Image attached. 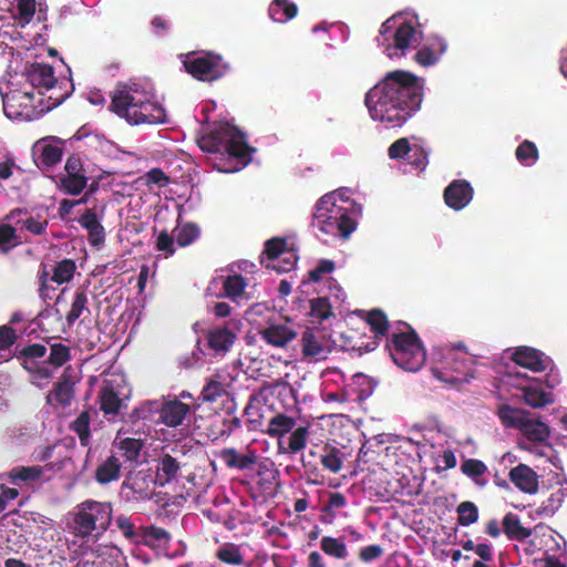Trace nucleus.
Listing matches in <instances>:
<instances>
[{
  "mask_svg": "<svg viewBox=\"0 0 567 567\" xmlns=\"http://www.w3.org/2000/svg\"><path fill=\"white\" fill-rule=\"evenodd\" d=\"M423 86L419 78L404 70L389 72L365 94L371 117L401 127L420 107Z\"/></svg>",
  "mask_w": 567,
  "mask_h": 567,
  "instance_id": "f257e3e1",
  "label": "nucleus"
},
{
  "mask_svg": "<svg viewBox=\"0 0 567 567\" xmlns=\"http://www.w3.org/2000/svg\"><path fill=\"white\" fill-rule=\"evenodd\" d=\"M110 110L132 125L159 124L166 121L165 109L146 91L122 86L114 91Z\"/></svg>",
  "mask_w": 567,
  "mask_h": 567,
  "instance_id": "f03ea898",
  "label": "nucleus"
},
{
  "mask_svg": "<svg viewBox=\"0 0 567 567\" xmlns=\"http://www.w3.org/2000/svg\"><path fill=\"white\" fill-rule=\"evenodd\" d=\"M197 144L206 153H225L244 164L251 159L252 148L245 134L228 122L214 123L210 132L198 138Z\"/></svg>",
  "mask_w": 567,
  "mask_h": 567,
  "instance_id": "7ed1b4c3",
  "label": "nucleus"
},
{
  "mask_svg": "<svg viewBox=\"0 0 567 567\" xmlns=\"http://www.w3.org/2000/svg\"><path fill=\"white\" fill-rule=\"evenodd\" d=\"M311 226L324 235L348 239L355 230L357 221L349 207L338 205L333 194H326L315 206Z\"/></svg>",
  "mask_w": 567,
  "mask_h": 567,
  "instance_id": "20e7f679",
  "label": "nucleus"
},
{
  "mask_svg": "<svg viewBox=\"0 0 567 567\" xmlns=\"http://www.w3.org/2000/svg\"><path fill=\"white\" fill-rule=\"evenodd\" d=\"M262 433L278 440L280 454H298L307 445L310 426L297 425L295 416L276 412L267 419Z\"/></svg>",
  "mask_w": 567,
  "mask_h": 567,
  "instance_id": "39448f33",
  "label": "nucleus"
},
{
  "mask_svg": "<svg viewBox=\"0 0 567 567\" xmlns=\"http://www.w3.org/2000/svg\"><path fill=\"white\" fill-rule=\"evenodd\" d=\"M112 506L106 502L86 499L76 506L72 520L73 534L82 539H99L112 523Z\"/></svg>",
  "mask_w": 567,
  "mask_h": 567,
  "instance_id": "423d86ee",
  "label": "nucleus"
},
{
  "mask_svg": "<svg viewBox=\"0 0 567 567\" xmlns=\"http://www.w3.org/2000/svg\"><path fill=\"white\" fill-rule=\"evenodd\" d=\"M403 326L408 331L392 332L386 339L385 348L398 367L415 372L426 360L425 349L415 330L408 323H403Z\"/></svg>",
  "mask_w": 567,
  "mask_h": 567,
  "instance_id": "0eeeda50",
  "label": "nucleus"
},
{
  "mask_svg": "<svg viewBox=\"0 0 567 567\" xmlns=\"http://www.w3.org/2000/svg\"><path fill=\"white\" fill-rule=\"evenodd\" d=\"M461 342L456 347L434 352L436 365L431 368L432 374L440 381L457 385L468 382L472 361L466 353L460 354L457 350L464 349Z\"/></svg>",
  "mask_w": 567,
  "mask_h": 567,
  "instance_id": "6e6552de",
  "label": "nucleus"
},
{
  "mask_svg": "<svg viewBox=\"0 0 567 567\" xmlns=\"http://www.w3.org/2000/svg\"><path fill=\"white\" fill-rule=\"evenodd\" d=\"M183 65L188 74L202 82L217 81L229 70L223 56L210 51L188 53Z\"/></svg>",
  "mask_w": 567,
  "mask_h": 567,
  "instance_id": "1a4fd4ad",
  "label": "nucleus"
},
{
  "mask_svg": "<svg viewBox=\"0 0 567 567\" xmlns=\"http://www.w3.org/2000/svg\"><path fill=\"white\" fill-rule=\"evenodd\" d=\"M48 349L41 343H31L21 349L16 348L14 357L21 367L38 380L52 378L53 371L44 363Z\"/></svg>",
  "mask_w": 567,
  "mask_h": 567,
  "instance_id": "9d476101",
  "label": "nucleus"
},
{
  "mask_svg": "<svg viewBox=\"0 0 567 567\" xmlns=\"http://www.w3.org/2000/svg\"><path fill=\"white\" fill-rule=\"evenodd\" d=\"M3 112L7 117L30 120L34 113V94L32 92L11 91L2 96Z\"/></svg>",
  "mask_w": 567,
  "mask_h": 567,
  "instance_id": "9b49d317",
  "label": "nucleus"
},
{
  "mask_svg": "<svg viewBox=\"0 0 567 567\" xmlns=\"http://www.w3.org/2000/svg\"><path fill=\"white\" fill-rule=\"evenodd\" d=\"M65 175L60 178V188L68 195H79L87 186L89 178L85 175L83 164L78 155L68 157L64 165Z\"/></svg>",
  "mask_w": 567,
  "mask_h": 567,
  "instance_id": "f8f14e48",
  "label": "nucleus"
},
{
  "mask_svg": "<svg viewBox=\"0 0 567 567\" xmlns=\"http://www.w3.org/2000/svg\"><path fill=\"white\" fill-rule=\"evenodd\" d=\"M302 355L309 360H322L332 351L330 339L318 329L307 328L300 339Z\"/></svg>",
  "mask_w": 567,
  "mask_h": 567,
  "instance_id": "ddd939ff",
  "label": "nucleus"
},
{
  "mask_svg": "<svg viewBox=\"0 0 567 567\" xmlns=\"http://www.w3.org/2000/svg\"><path fill=\"white\" fill-rule=\"evenodd\" d=\"M511 359L516 364L533 372H544L553 365V360L549 357L527 346L517 347L512 353Z\"/></svg>",
  "mask_w": 567,
  "mask_h": 567,
  "instance_id": "4468645a",
  "label": "nucleus"
},
{
  "mask_svg": "<svg viewBox=\"0 0 567 567\" xmlns=\"http://www.w3.org/2000/svg\"><path fill=\"white\" fill-rule=\"evenodd\" d=\"M158 484L148 471H138L123 482L122 487L132 492L130 498L134 501H148L155 494V485Z\"/></svg>",
  "mask_w": 567,
  "mask_h": 567,
  "instance_id": "2eb2a0df",
  "label": "nucleus"
},
{
  "mask_svg": "<svg viewBox=\"0 0 567 567\" xmlns=\"http://www.w3.org/2000/svg\"><path fill=\"white\" fill-rule=\"evenodd\" d=\"M474 196V189L466 179H454L444 189L443 197L445 204L454 209L465 208Z\"/></svg>",
  "mask_w": 567,
  "mask_h": 567,
  "instance_id": "dca6fc26",
  "label": "nucleus"
},
{
  "mask_svg": "<svg viewBox=\"0 0 567 567\" xmlns=\"http://www.w3.org/2000/svg\"><path fill=\"white\" fill-rule=\"evenodd\" d=\"M219 458L228 468L247 471L254 468L259 456L256 450L250 447H246L244 452H239L235 447H226L220 451Z\"/></svg>",
  "mask_w": 567,
  "mask_h": 567,
  "instance_id": "f3484780",
  "label": "nucleus"
},
{
  "mask_svg": "<svg viewBox=\"0 0 567 567\" xmlns=\"http://www.w3.org/2000/svg\"><path fill=\"white\" fill-rule=\"evenodd\" d=\"M24 76L34 89H38L39 95L44 96V91L52 84H56L54 70L50 64L32 63L24 70Z\"/></svg>",
  "mask_w": 567,
  "mask_h": 567,
  "instance_id": "a211bd4d",
  "label": "nucleus"
},
{
  "mask_svg": "<svg viewBox=\"0 0 567 567\" xmlns=\"http://www.w3.org/2000/svg\"><path fill=\"white\" fill-rule=\"evenodd\" d=\"M157 412L163 424L168 427H177L183 424L185 417L190 412V406L177 399L157 403Z\"/></svg>",
  "mask_w": 567,
  "mask_h": 567,
  "instance_id": "6ab92c4d",
  "label": "nucleus"
},
{
  "mask_svg": "<svg viewBox=\"0 0 567 567\" xmlns=\"http://www.w3.org/2000/svg\"><path fill=\"white\" fill-rule=\"evenodd\" d=\"M71 367L63 370L58 382H55L53 390L47 396L48 403H51L52 396L55 402L61 406H69L74 399V384L75 381L71 374Z\"/></svg>",
  "mask_w": 567,
  "mask_h": 567,
  "instance_id": "aec40b11",
  "label": "nucleus"
},
{
  "mask_svg": "<svg viewBox=\"0 0 567 567\" xmlns=\"http://www.w3.org/2000/svg\"><path fill=\"white\" fill-rule=\"evenodd\" d=\"M73 90V84L70 80H61L56 79V84H52L50 89L44 91L45 95L40 99L39 112H48L56 106H59L62 102H64Z\"/></svg>",
  "mask_w": 567,
  "mask_h": 567,
  "instance_id": "412c9836",
  "label": "nucleus"
},
{
  "mask_svg": "<svg viewBox=\"0 0 567 567\" xmlns=\"http://www.w3.org/2000/svg\"><path fill=\"white\" fill-rule=\"evenodd\" d=\"M447 50V42L440 37L430 40L414 55V61L422 66L435 65Z\"/></svg>",
  "mask_w": 567,
  "mask_h": 567,
  "instance_id": "4be33fe9",
  "label": "nucleus"
},
{
  "mask_svg": "<svg viewBox=\"0 0 567 567\" xmlns=\"http://www.w3.org/2000/svg\"><path fill=\"white\" fill-rule=\"evenodd\" d=\"M509 481L522 492L535 494L538 489V476L534 470L526 464H518L508 474Z\"/></svg>",
  "mask_w": 567,
  "mask_h": 567,
  "instance_id": "5701e85b",
  "label": "nucleus"
},
{
  "mask_svg": "<svg viewBox=\"0 0 567 567\" xmlns=\"http://www.w3.org/2000/svg\"><path fill=\"white\" fill-rule=\"evenodd\" d=\"M79 224L87 231V239L92 247H101L105 241V229L94 209L87 208L79 218Z\"/></svg>",
  "mask_w": 567,
  "mask_h": 567,
  "instance_id": "b1692460",
  "label": "nucleus"
},
{
  "mask_svg": "<svg viewBox=\"0 0 567 567\" xmlns=\"http://www.w3.org/2000/svg\"><path fill=\"white\" fill-rule=\"evenodd\" d=\"M209 349L216 353L225 354L230 350L237 339V334L227 326L212 328L206 334Z\"/></svg>",
  "mask_w": 567,
  "mask_h": 567,
  "instance_id": "393cba45",
  "label": "nucleus"
},
{
  "mask_svg": "<svg viewBox=\"0 0 567 567\" xmlns=\"http://www.w3.org/2000/svg\"><path fill=\"white\" fill-rule=\"evenodd\" d=\"M260 336L268 344L277 348H284L290 341L295 340L298 333L287 324L271 323L260 331Z\"/></svg>",
  "mask_w": 567,
  "mask_h": 567,
  "instance_id": "a878e982",
  "label": "nucleus"
},
{
  "mask_svg": "<svg viewBox=\"0 0 567 567\" xmlns=\"http://www.w3.org/2000/svg\"><path fill=\"white\" fill-rule=\"evenodd\" d=\"M346 453L331 443H324L320 447V464L331 474H338L343 466Z\"/></svg>",
  "mask_w": 567,
  "mask_h": 567,
  "instance_id": "bb28decb",
  "label": "nucleus"
},
{
  "mask_svg": "<svg viewBox=\"0 0 567 567\" xmlns=\"http://www.w3.org/2000/svg\"><path fill=\"white\" fill-rule=\"evenodd\" d=\"M226 395H228V384L221 374L216 373L206 380L199 398L203 402L214 403Z\"/></svg>",
  "mask_w": 567,
  "mask_h": 567,
  "instance_id": "cd10ccee",
  "label": "nucleus"
},
{
  "mask_svg": "<svg viewBox=\"0 0 567 567\" xmlns=\"http://www.w3.org/2000/svg\"><path fill=\"white\" fill-rule=\"evenodd\" d=\"M503 532L509 540L525 542L532 536V529L522 525L517 514L507 513L502 520Z\"/></svg>",
  "mask_w": 567,
  "mask_h": 567,
  "instance_id": "c85d7f7f",
  "label": "nucleus"
},
{
  "mask_svg": "<svg viewBox=\"0 0 567 567\" xmlns=\"http://www.w3.org/2000/svg\"><path fill=\"white\" fill-rule=\"evenodd\" d=\"M520 433L532 443H546L550 436V427L536 419L526 417L519 429Z\"/></svg>",
  "mask_w": 567,
  "mask_h": 567,
  "instance_id": "c756f323",
  "label": "nucleus"
},
{
  "mask_svg": "<svg viewBox=\"0 0 567 567\" xmlns=\"http://www.w3.org/2000/svg\"><path fill=\"white\" fill-rule=\"evenodd\" d=\"M181 470L179 462L169 454L158 458L155 480L159 486H164L174 480Z\"/></svg>",
  "mask_w": 567,
  "mask_h": 567,
  "instance_id": "7c9ffc66",
  "label": "nucleus"
},
{
  "mask_svg": "<svg viewBox=\"0 0 567 567\" xmlns=\"http://www.w3.org/2000/svg\"><path fill=\"white\" fill-rule=\"evenodd\" d=\"M392 38L393 48L400 50L402 54H404L405 50H408L414 43L417 42L416 30L411 21H404L401 24H399L395 28Z\"/></svg>",
  "mask_w": 567,
  "mask_h": 567,
  "instance_id": "2f4dec72",
  "label": "nucleus"
},
{
  "mask_svg": "<svg viewBox=\"0 0 567 567\" xmlns=\"http://www.w3.org/2000/svg\"><path fill=\"white\" fill-rule=\"evenodd\" d=\"M97 400L100 403V410L105 415L118 414L123 401L118 396L117 392L110 385L102 386L97 393Z\"/></svg>",
  "mask_w": 567,
  "mask_h": 567,
  "instance_id": "473e14b6",
  "label": "nucleus"
},
{
  "mask_svg": "<svg viewBox=\"0 0 567 567\" xmlns=\"http://www.w3.org/2000/svg\"><path fill=\"white\" fill-rule=\"evenodd\" d=\"M120 460L111 455L104 462H102L95 470V481L100 484H109L117 481L121 473Z\"/></svg>",
  "mask_w": 567,
  "mask_h": 567,
  "instance_id": "72a5a7b5",
  "label": "nucleus"
},
{
  "mask_svg": "<svg viewBox=\"0 0 567 567\" xmlns=\"http://www.w3.org/2000/svg\"><path fill=\"white\" fill-rule=\"evenodd\" d=\"M7 4V11L10 13L11 19L14 24L23 28L27 25L33 18L35 13V3L37 2H3Z\"/></svg>",
  "mask_w": 567,
  "mask_h": 567,
  "instance_id": "f704fd0d",
  "label": "nucleus"
},
{
  "mask_svg": "<svg viewBox=\"0 0 567 567\" xmlns=\"http://www.w3.org/2000/svg\"><path fill=\"white\" fill-rule=\"evenodd\" d=\"M320 549L329 557L344 560L349 557V550L344 537L323 536L320 540Z\"/></svg>",
  "mask_w": 567,
  "mask_h": 567,
  "instance_id": "c9c22d12",
  "label": "nucleus"
},
{
  "mask_svg": "<svg viewBox=\"0 0 567 567\" xmlns=\"http://www.w3.org/2000/svg\"><path fill=\"white\" fill-rule=\"evenodd\" d=\"M523 398L526 404L534 409L544 408L555 402L550 392H545L536 385L523 386Z\"/></svg>",
  "mask_w": 567,
  "mask_h": 567,
  "instance_id": "e433bc0d",
  "label": "nucleus"
},
{
  "mask_svg": "<svg viewBox=\"0 0 567 567\" xmlns=\"http://www.w3.org/2000/svg\"><path fill=\"white\" fill-rule=\"evenodd\" d=\"M247 285V279L243 275H229L223 279L224 296L233 301H237L244 296Z\"/></svg>",
  "mask_w": 567,
  "mask_h": 567,
  "instance_id": "4c0bfd02",
  "label": "nucleus"
},
{
  "mask_svg": "<svg viewBox=\"0 0 567 567\" xmlns=\"http://www.w3.org/2000/svg\"><path fill=\"white\" fill-rule=\"evenodd\" d=\"M365 322L374 334V339H383L389 331L390 323L386 315L380 309H372L365 313Z\"/></svg>",
  "mask_w": 567,
  "mask_h": 567,
  "instance_id": "58836bf2",
  "label": "nucleus"
},
{
  "mask_svg": "<svg viewBox=\"0 0 567 567\" xmlns=\"http://www.w3.org/2000/svg\"><path fill=\"white\" fill-rule=\"evenodd\" d=\"M91 414L89 410H83L71 423L70 430L74 432L79 440L80 444L83 447L90 445L91 442Z\"/></svg>",
  "mask_w": 567,
  "mask_h": 567,
  "instance_id": "ea45409f",
  "label": "nucleus"
},
{
  "mask_svg": "<svg viewBox=\"0 0 567 567\" xmlns=\"http://www.w3.org/2000/svg\"><path fill=\"white\" fill-rule=\"evenodd\" d=\"M497 415L504 426L519 430L528 412L503 404L498 408Z\"/></svg>",
  "mask_w": 567,
  "mask_h": 567,
  "instance_id": "a19ab883",
  "label": "nucleus"
},
{
  "mask_svg": "<svg viewBox=\"0 0 567 567\" xmlns=\"http://www.w3.org/2000/svg\"><path fill=\"white\" fill-rule=\"evenodd\" d=\"M173 233L177 245L179 247H187L199 238L200 228L195 223H178Z\"/></svg>",
  "mask_w": 567,
  "mask_h": 567,
  "instance_id": "79ce46f5",
  "label": "nucleus"
},
{
  "mask_svg": "<svg viewBox=\"0 0 567 567\" xmlns=\"http://www.w3.org/2000/svg\"><path fill=\"white\" fill-rule=\"evenodd\" d=\"M155 413H157V402L145 401L127 413L123 421L134 426L140 421H151Z\"/></svg>",
  "mask_w": 567,
  "mask_h": 567,
  "instance_id": "37998d69",
  "label": "nucleus"
},
{
  "mask_svg": "<svg viewBox=\"0 0 567 567\" xmlns=\"http://www.w3.org/2000/svg\"><path fill=\"white\" fill-rule=\"evenodd\" d=\"M268 13L275 22L284 23L297 16L298 8L295 2H270Z\"/></svg>",
  "mask_w": 567,
  "mask_h": 567,
  "instance_id": "c03bdc74",
  "label": "nucleus"
},
{
  "mask_svg": "<svg viewBox=\"0 0 567 567\" xmlns=\"http://www.w3.org/2000/svg\"><path fill=\"white\" fill-rule=\"evenodd\" d=\"M216 558L226 565L241 566L245 564L244 556L239 546L233 543H226L216 551Z\"/></svg>",
  "mask_w": 567,
  "mask_h": 567,
  "instance_id": "a18cd8bd",
  "label": "nucleus"
},
{
  "mask_svg": "<svg viewBox=\"0 0 567 567\" xmlns=\"http://www.w3.org/2000/svg\"><path fill=\"white\" fill-rule=\"evenodd\" d=\"M320 447L319 445H313L309 449L306 455L301 456V465L309 477H313V482L318 483V478L322 475L320 474V468L318 467L317 458L320 460Z\"/></svg>",
  "mask_w": 567,
  "mask_h": 567,
  "instance_id": "49530a36",
  "label": "nucleus"
},
{
  "mask_svg": "<svg viewBox=\"0 0 567 567\" xmlns=\"http://www.w3.org/2000/svg\"><path fill=\"white\" fill-rule=\"evenodd\" d=\"M71 360V350L63 343H52L50 346V354L44 363L56 369Z\"/></svg>",
  "mask_w": 567,
  "mask_h": 567,
  "instance_id": "de8ad7c7",
  "label": "nucleus"
},
{
  "mask_svg": "<svg viewBox=\"0 0 567 567\" xmlns=\"http://www.w3.org/2000/svg\"><path fill=\"white\" fill-rule=\"evenodd\" d=\"M457 523L461 526H470L478 520L480 513L477 506L471 501H464L456 507Z\"/></svg>",
  "mask_w": 567,
  "mask_h": 567,
  "instance_id": "09e8293b",
  "label": "nucleus"
},
{
  "mask_svg": "<svg viewBox=\"0 0 567 567\" xmlns=\"http://www.w3.org/2000/svg\"><path fill=\"white\" fill-rule=\"evenodd\" d=\"M85 310L90 312L87 308V295L84 290H76L71 309L65 317L68 324L72 326Z\"/></svg>",
  "mask_w": 567,
  "mask_h": 567,
  "instance_id": "8fccbe9b",
  "label": "nucleus"
},
{
  "mask_svg": "<svg viewBox=\"0 0 567 567\" xmlns=\"http://www.w3.org/2000/svg\"><path fill=\"white\" fill-rule=\"evenodd\" d=\"M310 316L317 319L319 322L327 320L328 318L333 316L332 306L330 303L329 298L327 297H317L312 298L310 301Z\"/></svg>",
  "mask_w": 567,
  "mask_h": 567,
  "instance_id": "3c124183",
  "label": "nucleus"
},
{
  "mask_svg": "<svg viewBox=\"0 0 567 567\" xmlns=\"http://www.w3.org/2000/svg\"><path fill=\"white\" fill-rule=\"evenodd\" d=\"M245 415L247 416L248 429L250 431H260L262 432L266 421L268 417L261 411V408L254 404L251 401L246 405L244 410Z\"/></svg>",
  "mask_w": 567,
  "mask_h": 567,
  "instance_id": "603ef678",
  "label": "nucleus"
},
{
  "mask_svg": "<svg viewBox=\"0 0 567 567\" xmlns=\"http://www.w3.org/2000/svg\"><path fill=\"white\" fill-rule=\"evenodd\" d=\"M75 269V262L72 259L65 258L54 266L51 280L59 285L69 282L73 278Z\"/></svg>",
  "mask_w": 567,
  "mask_h": 567,
  "instance_id": "864d4df0",
  "label": "nucleus"
},
{
  "mask_svg": "<svg viewBox=\"0 0 567 567\" xmlns=\"http://www.w3.org/2000/svg\"><path fill=\"white\" fill-rule=\"evenodd\" d=\"M461 471L464 475L473 478L476 484L484 486L485 481H480L478 477L483 476L487 471V466L484 462L476 458H467L461 464Z\"/></svg>",
  "mask_w": 567,
  "mask_h": 567,
  "instance_id": "5fc2aeb1",
  "label": "nucleus"
},
{
  "mask_svg": "<svg viewBox=\"0 0 567 567\" xmlns=\"http://www.w3.org/2000/svg\"><path fill=\"white\" fill-rule=\"evenodd\" d=\"M19 244L16 228L9 224H0V254H8Z\"/></svg>",
  "mask_w": 567,
  "mask_h": 567,
  "instance_id": "6e6d98bb",
  "label": "nucleus"
},
{
  "mask_svg": "<svg viewBox=\"0 0 567 567\" xmlns=\"http://www.w3.org/2000/svg\"><path fill=\"white\" fill-rule=\"evenodd\" d=\"M515 155L520 164L530 166L538 159V148L535 143L525 140L517 146Z\"/></svg>",
  "mask_w": 567,
  "mask_h": 567,
  "instance_id": "4d7b16f0",
  "label": "nucleus"
},
{
  "mask_svg": "<svg viewBox=\"0 0 567 567\" xmlns=\"http://www.w3.org/2000/svg\"><path fill=\"white\" fill-rule=\"evenodd\" d=\"M41 475L42 468L39 466H17L11 470L9 477L12 483H17L18 481H35L39 480Z\"/></svg>",
  "mask_w": 567,
  "mask_h": 567,
  "instance_id": "13d9d810",
  "label": "nucleus"
},
{
  "mask_svg": "<svg viewBox=\"0 0 567 567\" xmlns=\"http://www.w3.org/2000/svg\"><path fill=\"white\" fill-rule=\"evenodd\" d=\"M63 151L61 147L52 144H45L39 155L40 164L47 168L54 166L62 158Z\"/></svg>",
  "mask_w": 567,
  "mask_h": 567,
  "instance_id": "bf43d9fd",
  "label": "nucleus"
},
{
  "mask_svg": "<svg viewBox=\"0 0 567 567\" xmlns=\"http://www.w3.org/2000/svg\"><path fill=\"white\" fill-rule=\"evenodd\" d=\"M143 449V442L138 439L125 437L120 442V450L123 451L127 461H136Z\"/></svg>",
  "mask_w": 567,
  "mask_h": 567,
  "instance_id": "052dcab7",
  "label": "nucleus"
},
{
  "mask_svg": "<svg viewBox=\"0 0 567 567\" xmlns=\"http://www.w3.org/2000/svg\"><path fill=\"white\" fill-rule=\"evenodd\" d=\"M411 151L412 148L409 140L401 137L390 145L388 155L391 159H401L404 158Z\"/></svg>",
  "mask_w": 567,
  "mask_h": 567,
  "instance_id": "680f3d73",
  "label": "nucleus"
},
{
  "mask_svg": "<svg viewBox=\"0 0 567 567\" xmlns=\"http://www.w3.org/2000/svg\"><path fill=\"white\" fill-rule=\"evenodd\" d=\"M286 249V239L271 238L265 243L264 252L269 260H276Z\"/></svg>",
  "mask_w": 567,
  "mask_h": 567,
  "instance_id": "e2e57ef3",
  "label": "nucleus"
},
{
  "mask_svg": "<svg viewBox=\"0 0 567 567\" xmlns=\"http://www.w3.org/2000/svg\"><path fill=\"white\" fill-rule=\"evenodd\" d=\"M156 248L164 251L166 256H172L175 252V237L169 235L167 230L159 233L156 239Z\"/></svg>",
  "mask_w": 567,
  "mask_h": 567,
  "instance_id": "0e129e2a",
  "label": "nucleus"
},
{
  "mask_svg": "<svg viewBox=\"0 0 567 567\" xmlns=\"http://www.w3.org/2000/svg\"><path fill=\"white\" fill-rule=\"evenodd\" d=\"M336 268V265L332 260L321 259L317 267L309 271V279L313 282H318L322 279V276L326 274H331Z\"/></svg>",
  "mask_w": 567,
  "mask_h": 567,
  "instance_id": "69168bd1",
  "label": "nucleus"
},
{
  "mask_svg": "<svg viewBox=\"0 0 567 567\" xmlns=\"http://www.w3.org/2000/svg\"><path fill=\"white\" fill-rule=\"evenodd\" d=\"M347 505V499L344 495L340 492H333L330 493L328 501L322 505L321 512L326 514L332 515L334 517V514L332 511L334 508H342Z\"/></svg>",
  "mask_w": 567,
  "mask_h": 567,
  "instance_id": "338daca9",
  "label": "nucleus"
},
{
  "mask_svg": "<svg viewBox=\"0 0 567 567\" xmlns=\"http://www.w3.org/2000/svg\"><path fill=\"white\" fill-rule=\"evenodd\" d=\"M116 527L122 532L123 536L126 539L133 540L137 537L135 532L134 524L131 522V518L126 515H118L115 518Z\"/></svg>",
  "mask_w": 567,
  "mask_h": 567,
  "instance_id": "774afa93",
  "label": "nucleus"
}]
</instances>
